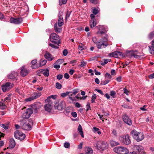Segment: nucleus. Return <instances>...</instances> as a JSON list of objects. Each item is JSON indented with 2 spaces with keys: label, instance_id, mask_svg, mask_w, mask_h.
Masks as SVG:
<instances>
[{
  "label": "nucleus",
  "instance_id": "obj_1",
  "mask_svg": "<svg viewBox=\"0 0 154 154\" xmlns=\"http://www.w3.org/2000/svg\"><path fill=\"white\" fill-rule=\"evenodd\" d=\"M50 39L51 42L54 43L58 46H59V44L60 43V41L59 35L55 33H53L51 34Z\"/></svg>",
  "mask_w": 154,
  "mask_h": 154
},
{
  "label": "nucleus",
  "instance_id": "obj_2",
  "mask_svg": "<svg viewBox=\"0 0 154 154\" xmlns=\"http://www.w3.org/2000/svg\"><path fill=\"white\" fill-rule=\"evenodd\" d=\"M113 150L115 152L119 154H128L129 152L126 148L122 146L116 147Z\"/></svg>",
  "mask_w": 154,
  "mask_h": 154
},
{
  "label": "nucleus",
  "instance_id": "obj_3",
  "mask_svg": "<svg viewBox=\"0 0 154 154\" xmlns=\"http://www.w3.org/2000/svg\"><path fill=\"white\" fill-rule=\"evenodd\" d=\"M78 92V89H77L73 90V92H68V96L72 102L74 101H76L77 98H79L78 95L75 96Z\"/></svg>",
  "mask_w": 154,
  "mask_h": 154
},
{
  "label": "nucleus",
  "instance_id": "obj_4",
  "mask_svg": "<svg viewBox=\"0 0 154 154\" xmlns=\"http://www.w3.org/2000/svg\"><path fill=\"white\" fill-rule=\"evenodd\" d=\"M14 134L15 137L16 138L19 139L21 140H24L26 137L25 135L24 134L22 133L18 130L15 131Z\"/></svg>",
  "mask_w": 154,
  "mask_h": 154
},
{
  "label": "nucleus",
  "instance_id": "obj_5",
  "mask_svg": "<svg viewBox=\"0 0 154 154\" xmlns=\"http://www.w3.org/2000/svg\"><path fill=\"white\" fill-rule=\"evenodd\" d=\"M108 146L107 143L104 141H99L97 142V147L98 149L103 150Z\"/></svg>",
  "mask_w": 154,
  "mask_h": 154
},
{
  "label": "nucleus",
  "instance_id": "obj_6",
  "mask_svg": "<svg viewBox=\"0 0 154 154\" xmlns=\"http://www.w3.org/2000/svg\"><path fill=\"white\" fill-rule=\"evenodd\" d=\"M23 21V19L21 17H11L10 22L12 23L18 24L21 23Z\"/></svg>",
  "mask_w": 154,
  "mask_h": 154
},
{
  "label": "nucleus",
  "instance_id": "obj_7",
  "mask_svg": "<svg viewBox=\"0 0 154 154\" xmlns=\"http://www.w3.org/2000/svg\"><path fill=\"white\" fill-rule=\"evenodd\" d=\"M110 57H113L116 58H121L124 57V55L121 52L116 51L114 52L110 53L109 54Z\"/></svg>",
  "mask_w": 154,
  "mask_h": 154
},
{
  "label": "nucleus",
  "instance_id": "obj_8",
  "mask_svg": "<svg viewBox=\"0 0 154 154\" xmlns=\"http://www.w3.org/2000/svg\"><path fill=\"white\" fill-rule=\"evenodd\" d=\"M13 87L12 85L9 82H8L2 85V91L5 92L7 91H9Z\"/></svg>",
  "mask_w": 154,
  "mask_h": 154
},
{
  "label": "nucleus",
  "instance_id": "obj_9",
  "mask_svg": "<svg viewBox=\"0 0 154 154\" xmlns=\"http://www.w3.org/2000/svg\"><path fill=\"white\" fill-rule=\"evenodd\" d=\"M32 113L33 111L32 109H27L23 114L22 117L23 119H28Z\"/></svg>",
  "mask_w": 154,
  "mask_h": 154
},
{
  "label": "nucleus",
  "instance_id": "obj_10",
  "mask_svg": "<svg viewBox=\"0 0 154 154\" xmlns=\"http://www.w3.org/2000/svg\"><path fill=\"white\" fill-rule=\"evenodd\" d=\"M122 142L126 145H128L131 143V141L129 139V136L128 134L123 136L120 138Z\"/></svg>",
  "mask_w": 154,
  "mask_h": 154
},
{
  "label": "nucleus",
  "instance_id": "obj_11",
  "mask_svg": "<svg viewBox=\"0 0 154 154\" xmlns=\"http://www.w3.org/2000/svg\"><path fill=\"white\" fill-rule=\"evenodd\" d=\"M122 119L124 122L127 125H131L132 122L131 119L126 114H124L122 115Z\"/></svg>",
  "mask_w": 154,
  "mask_h": 154
},
{
  "label": "nucleus",
  "instance_id": "obj_12",
  "mask_svg": "<svg viewBox=\"0 0 154 154\" xmlns=\"http://www.w3.org/2000/svg\"><path fill=\"white\" fill-rule=\"evenodd\" d=\"M65 103L63 101H61L59 103H56L55 105V107L56 109L59 110H62L65 107Z\"/></svg>",
  "mask_w": 154,
  "mask_h": 154
},
{
  "label": "nucleus",
  "instance_id": "obj_13",
  "mask_svg": "<svg viewBox=\"0 0 154 154\" xmlns=\"http://www.w3.org/2000/svg\"><path fill=\"white\" fill-rule=\"evenodd\" d=\"M45 101L47 102L48 104L45 105V109L46 111L50 112L52 108V103L51 100H49L48 99L46 100Z\"/></svg>",
  "mask_w": 154,
  "mask_h": 154
},
{
  "label": "nucleus",
  "instance_id": "obj_14",
  "mask_svg": "<svg viewBox=\"0 0 154 154\" xmlns=\"http://www.w3.org/2000/svg\"><path fill=\"white\" fill-rule=\"evenodd\" d=\"M134 147L137 150L139 154H143L145 153L143 147L141 145H135Z\"/></svg>",
  "mask_w": 154,
  "mask_h": 154
},
{
  "label": "nucleus",
  "instance_id": "obj_15",
  "mask_svg": "<svg viewBox=\"0 0 154 154\" xmlns=\"http://www.w3.org/2000/svg\"><path fill=\"white\" fill-rule=\"evenodd\" d=\"M22 129L24 130H29L31 129V126L27 120L25 122H23L22 126Z\"/></svg>",
  "mask_w": 154,
  "mask_h": 154
},
{
  "label": "nucleus",
  "instance_id": "obj_16",
  "mask_svg": "<svg viewBox=\"0 0 154 154\" xmlns=\"http://www.w3.org/2000/svg\"><path fill=\"white\" fill-rule=\"evenodd\" d=\"M29 70L25 68L24 66H23L21 68V71L20 72V75L23 77H24L29 73Z\"/></svg>",
  "mask_w": 154,
  "mask_h": 154
},
{
  "label": "nucleus",
  "instance_id": "obj_17",
  "mask_svg": "<svg viewBox=\"0 0 154 154\" xmlns=\"http://www.w3.org/2000/svg\"><path fill=\"white\" fill-rule=\"evenodd\" d=\"M137 52V51H131L129 52L128 54H129L131 57L133 56L136 58H139L140 57V56L137 55L138 53Z\"/></svg>",
  "mask_w": 154,
  "mask_h": 154
},
{
  "label": "nucleus",
  "instance_id": "obj_18",
  "mask_svg": "<svg viewBox=\"0 0 154 154\" xmlns=\"http://www.w3.org/2000/svg\"><path fill=\"white\" fill-rule=\"evenodd\" d=\"M96 44L97 47L99 49L101 48L102 46H103L104 48H105L108 45V44L102 42L100 41V42H97Z\"/></svg>",
  "mask_w": 154,
  "mask_h": 154
},
{
  "label": "nucleus",
  "instance_id": "obj_19",
  "mask_svg": "<svg viewBox=\"0 0 154 154\" xmlns=\"http://www.w3.org/2000/svg\"><path fill=\"white\" fill-rule=\"evenodd\" d=\"M45 58L48 61H51L54 59V57L49 53L46 52L44 55Z\"/></svg>",
  "mask_w": 154,
  "mask_h": 154
},
{
  "label": "nucleus",
  "instance_id": "obj_20",
  "mask_svg": "<svg viewBox=\"0 0 154 154\" xmlns=\"http://www.w3.org/2000/svg\"><path fill=\"white\" fill-rule=\"evenodd\" d=\"M17 75L18 73L17 72L13 71L8 75V77L10 79H16V77L17 76Z\"/></svg>",
  "mask_w": 154,
  "mask_h": 154
},
{
  "label": "nucleus",
  "instance_id": "obj_21",
  "mask_svg": "<svg viewBox=\"0 0 154 154\" xmlns=\"http://www.w3.org/2000/svg\"><path fill=\"white\" fill-rule=\"evenodd\" d=\"M37 63V60H34L31 61V63L32 64L31 67L32 69H36L39 68V66Z\"/></svg>",
  "mask_w": 154,
  "mask_h": 154
},
{
  "label": "nucleus",
  "instance_id": "obj_22",
  "mask_svg": "<svg viewBox=\"0 0 154 154\" xmlns=\"http://www.w3.org/2000/svg\"><path fill=\"white\" fill-rule=\"evenodd\" d=\"M16 145V143L14 140L13 138L11 139L10 141V144L9 147H8L7 149H13L14 148Z\"/></svg>",
  "mask_w": 154,
  "mask_h": 154
},
{
  "label": "nucleus",
  "instance_id": "obj_23",
  "mask_svg": "<svg viewBox=\"0 0 154 154\" xmlns=\"http://www.w3.org/2000/svg\"><path fill=\"white\" fill-rule=\"evenodd\" d=\"M144 136L143 134L142 133H139L137 135V137L135 139L138 142L144 139Z\"/></svg>",
  "mask_w": 154,
  "mask_h": 154
},
{
  "label": "nucleus",
  "instance_id": "obj_24",
  "mask_svg": "<svg viewBox=\"0 0 154 154\" xmlns=\"http://www.w3.org/2000/svg\"><path fill=\"white\" fill-rule=\"evenodd\" d=\"M64 24L63 17L61 15H59L58 20L57 22V25L59 27L62 26Z\"/></svg>",
  "mask_w": 154,
  "mask_h": 154
},
{
  "label": "nucleus",
  "instance_id": "obj_25",
  "mask_svg": "<svg viewBox=\"0 0 154 154\" xmlns=\"http://www.w3.org/2000/svg\"><path fill=\"white\" fill-rule=\"evenodd\" d=\"M149 51L151 54H154V40L151 42V45L149 46Z\"/></svg>",
  "mask_w": 154,
  "mask_h": 154
},
{
  "label": "nucleus",
  "instance_id": "obj_26",
  "mask_svg": "<svg viewBox=\"0 0 154 154\" xmlns=\"http://www.w3.org/2000/svg\"><path fill=\"white\" fill-rule=\"evenodd\" d=\"M99 31L97 32V34H103L106 32V30L103 26H100L99 27Z\"/></svg>",
  "mask_w": 154,
  "mask_h": 154
},
{
  "label": "nucleus",
  "instance_id": "obj_27",
  "mask_svg": "<svg viewBox=\"0 0 154 154\" xmlns=\"http://www.w3.org/2000/svg\"><path fill=\"white\" fill-rule=\"evenodd\" d=\"M42 95V93L40 92H35L33 93L32 94L34 99H37L40 97Z\"/></svg>",
  "mask_w": 154,
  "mask_h": 154
},
{
  "label": "nucleus",
  "instance_id": "obj_28",
  "mask_svg": "<svg viewBox=\"0 0 154 154\" xmlns=\"http://www.w3.org/2000/svg\"><path fill=\"white\" fill-rule=\"evenodd\" d=\"M47 62L46 60H43L41 59L39 61V64L38 65L39 67L40 66H42L46 64Z\"/></svg>",
  "mask_w": 154,
  "mask_h": 154
},
{
  "label": "nucleus",
  "instance_id": "obj_29",
  "mask_svg": "<svg viewBox=\"0 0 154 154\" xmlns=\"http://www.w3.org/2000/svg\"><path fill=\"white\" fill-rule=\"evenodd\" d=\"M97 24L96 19L91 20L90 22V25L91 28H92L96 26Z\"/></svg>",
  "mask_w": 154,
  "mask_h": 154
},
{
  "label": "nucleus",
  "instance_id": "obj_30",
  "mask_svg": "<svg viewBox=\"0 0 154 154\" xmlns=\"http://www.w3.org/2000/svg\"><path fill=\"white\" fill-rule=\"evenodd\" d=\"M41 72L43 73L45 76L48 77L49 75V70L47 69L42 70L41 71Z\"/></svg>",
  "mask_w": 154,
  "mask_h": 154
},
{
  "label": "nucleus",
  "instance_id": "obj_31",
  "mask_svg": "<svg viewBox=\"0 0 154 154\" xmlns=\"http://www.w3.org/2000/svg\"><path fill=\"white\" fill-rule=\"evenodd\" d=\"M78 130L79 132L80 133V135H81L82 137H84V135L83 134V132L82 131V127L80 125H79L78 128Z\"/></svg>",
  "mask_w": 154,
  "mask_h": 154
},
{
  "label": "nucleus",
  "instance_id": "obj_32",
  "mask_svg": "<svg viewBox=\"0 0 154 154\" xmlns=\"http://www.w3.org/2000/svg\"><path fill=\"white\" fill-rule=\"evenodd\" d=\"M54 28L55 31L56 32L60 33L62 30L61 28L59 27H58L57 23H55L54 25Z\"/></svg>",
  "mask_w": 154,
  "mask_h": 154
},
{
  "label": "nucleus",
  "instance_id": "obj_33",
  "mask_svg": "<svg viewBox=\"0 0 154 154\" xmlns=\"http://www.w3.org/2000/svg\"><path fill=\"white\" fill-rule=\"evenodd\" d=\"M139 133L135 130H133L131 132V135L135 139Z\"/></svg>",
  "mask_w": 154,
  "mask_h": 154
},
{
  "label": "nucleus",
  "instance_id": "obj_34",
  "mask_svg": "<svg viewBox=\"0 0 154 154\" xmlns=\"http://www.w3.org/2000/svg\"><path fill=\"white\" fill-rule=\"evenodd\" d=\"M110 144L112 146H113L119 145V143L112 140L110 141Z\"/></svg>",
  "mask_w": 154,
  "mask_h": 154
},
{
  "label": "nucleus",
  "instance_id": "obj_35",
  "mask_svg": "<svg viewBox=\"0 0 154 154\" xmlns=\"http://www.w3.org/2000/svg\"><path fill=\"white\" fill-rule=\"evenodd\" d=\"M93 131L94 133H97L99 135L101 134V132L99 129L96 127H93Z\"/></svg>",
  "mask_w": 154,
  "mask_h": 154
},
{
  "label": "nucleus",
  "instance_id": "obj_36",
  "mask_svg": "<svg viewBox=\"0 0 154 154\" xmlns=\"http://www.w3.org/2000/svg\"><path fill=\"white\" fill-rule=\"evenodd\" d=\"M93 151L91 148L88 147L86 151V154H93Z\"/></svg>",
  "mask_w": 154,
  "mask_h": 154
},
{
  "label": "nucleus",
  "instance_id": "obj_37",
  "mask_svg": "<svg viewBox=\"0 0 154 154\" xmlns=\"http://www.w3.org/2000/svg\"><path fill=\"white\" fill-rule=\"evenodd\" d=\"M108 36L106 35V37L102 38L100 39V41L101 42H103L105 43V42L108 41Z\"/></svg>",
  "mask_w": 154,
  "mask_h": 154
},
{
  "label": "nucleus",
  "instance_id": "obj_38",
  "mask_svg": "<svg viewBox=\"0 0 154 154\" xmlns=\"http://www.w3.org/2000/svg\"><path fill=\"white\" fill-rule=\"evenodd\" d=\"M108 59H104L103 60V61L101 62L100 64L102 66H104L108 63Z\"/></svg>",
  "mask_w": 154,
  "mask_h": 154
},
{
  "label": "nucleus",
  "instance_id": "obj_39",
  "mask_svg": "<svg viewBox=\"0 0 154 154\" xmlns=\"http://www.w3.org/2000/svg\"><path fill=\"white\" fill-rule=\"evenodd\" d=\"M67 0H59V4L60 6L63 4H65L66 3Z\"/></svg>",
  "mask_w": 154,
  "mask_h": 154
},
{
  "label": "nucleus",
  "instance_id": "obj_40",
  "mask_svg": "<svg viewBox=\"0 0 154 154\" xmlns=\"http://www.w3.org/2000/svg\"><path fill=\"white\" fill-rule=\"evenodd\" d=\"M6 107L4 103L2 102H0V109H5Z\"/></svg>",
  "mask_w": 154,
  "mask_h": 154
},
{
  "label": "nucleus",
  "instance_id": "obj_41",
  "mask_svg": "<svg viewBox=\"0 0 154 154\" xmlns=\"http://www.w3.org/2000/svg\"><path fill=\"white\" fill-rule=\"evenodd\" d=\"M97 97L96 95L95 94H93L91 97V102L92 103H94L95 102V100L96 99Z\"/></svg>",
  "mask_w": 154,
  "mask_h": 154
},
{
  "label": "nucleus",
  "instance_id": "obj_42",
  "mask_svg": "<svg viewBox=\"0 0 154 154\" xmlns=\"http://www.w3.org/2000/svg\"><path fill=\"white\" fill-rule=\"evenodd\" d=\"M11 95V94L8 95V97L5 98L4 100L7 102L11 100L10 97Z\"/></svg>",
  "mask_w": 154,
  "mask_h": 154
},
{
  "label": "nucleus",
  "instance_id": "obj_43",
  "mask_svg": "<svg viewBox=\"0 0 154 154\" xmlns=\"http://www.w3.org/2000/svg\"><path fill=\"white\" fill-rule=\"evenodd\" d=\"M149 37L150 39L154 38V31L150 33L149 35Z\"/></svg>",
  "mask_w": 154,
  "mask_h": 154
},
{
  "label": "nucleus",
  "instance_id": "obj_44",
  "mask_svg": "<svg viewBox=\"0 0 154 154\" xmlns=\"http://www.w3.org/2000/svg\"><path fill=\"white\" fill-rule=\"evenodd\" d=\"M110 80L106 79L104 81L101 82V84L103 85H106V84L108 83L110 81Z\"/></svg>",
  "mask_w": 154,
  "mask_h": 154
},
{
  "label": "nucleus",
  "instance_id": "obj_45",
  "mask_svg": "<svg viewBox=\"0 0 154 154\" xmlns=\"http://www.w3.org/2000/svg\"><path fill=\"white\" fill-rule=\"evenodd\" d=\"M34 99L33 96H32L31 97L25 99V101L26 102L34 100Z\"/></svg>",
  "mask_w": 154,
  "mask_h": 154
},
{
  "label": "nucleus",
  "instance_id": "obj_46",
  "mask_svg": "<svg viewBox=\"0 0 154 154\" xmlns=\"http://www.w3.org/2000/svg\"><path fill=\"white\" fill-rule=\"evenodd\" d=\"M0 126L6 130L8 128V125H5L2 124H0Z\"/></svg>",
  "mask_w": 154,
  "mask_h": 154
},
{
  "label": "nucleus",
  "instance_id": "obj_47",
  "mask_svg": "<svg viewBox=\"0 0 154 154\" xmlns=\"http://www.w3.org/2000/svg\"><path fill=\"white\" fill-rule=\"evenodd\" d=\"M99 10L97 8H94L93 9L92 13L95 15H96L99 12Z\"/></svg>",
  "mask_w": 154,
  "mask_h": 154
},
{
  "label": "nucleus",
  "instance_id": "obj_48",
  "mask_svg": "<svg viewBox=\"0 0 154 154\" xmlns=\"http://www.w3.org/2000/svg\"><path fill=\"white\" fill-rule=\"evenodd\" d=\"M49 45L52 48H55V49H58L59 48V47L58 46H57L53 44L50 43L49 44Z\"/></svg>",
  "mask_w": 154,
  "mask_h": 154
},
{
  "label": "nucleus",
  "instance_id": "obj_49",
  "mask_svg": "<svg viewBox=\"0 0 154 154\" xmlns=\"http://www.w3.org/2000/svg\"><path fill=\"white\" fill-rule=\"evenodd\" d=\"M62 85L58 82L56 83V88L57 89H61L62 88Z\"/></svg>",
  "mask_w": 154,
  "mask_h": 154
},
{
  "label": "nucleus",
  "instance_id": "obj_50",
  "mask_svg": "<svg viewBox=\"0 0 154 154\" xmlns=\"http://www.w3.org/2000/svg\"><path fill=\"white\" fill-rule=\"evenodd\" d=\"M57 96L56 95H51L50 96L48 97L47 100L48 99L49 100H50V99L51 98H52L54 99H55L57 98Z\"/></svg>",
  "mask_w": 154,
  "mask_h": 154
},
{
  "label": "nucleus",
  "instance_id": "obj_51",
  "mask_svg": "<svg viewBox=\"0 0 154 154\" xmlns=\"http://www.w3.org/2000/svg\"><path fill=\"white\" fill-rule=\"evenodd\" d=\"M71 12H69V11H67L65 17V19L66 20L69 17Z\"/></svg>",
  "mask_w": 154,
  "mask_h": 154
},
{
  "label": "nucleus",
  "instance_id": "obj_52",
  "mask_svg": "<svg viewBox=\"0 0 154 154\" xmlns=\"http://www.w3.org/2000/svg\"><path fill=\"white\" fill-rule=\"evenodd\" d=\"M105 76L106 78H108L110 79L112 77V76L109 73L107 72L106 73Z\"/></svg>",
  "mask_w": 154,
  "mask_h": 154
},
{
  "label": "nucleus",
  "instance_id": "obj_53",
  "mask_svg": "<svg viewBox=\"0 0 154 154\" xmlns=\"http://www.w3.org/2000/svg\"><path fill=\"white\" fill-rule=\"evenodd\" d=\"M64 147L66 148H68L70 147V143L69 142H65L64 144Z\"/></svg>",
  "mask_w": 154,
  "mask_h": 154
},
{
  "label": "nucleus",
  "instance_id": "obj_54",
  "mask_svg": "<svg viewBox=\"0 0 154 154\" xmlns=\"http://www.w3.org/2000/svg\"><path fill=\"white\" fill-rule=\"evenodd\" d=\"M64 62V60L63 59H58L57 61V63L59 64H61Z\"/></svg>",
  "mask_w": 154,
  "mask_h": 154
},
{
  "label": "nucleus",
  "instance_id": "obj_55",
  "mask_svg": "<svg viewBox=\"0 0 154 154\" xmlns=\"http://www.w3.org/2000/svg\"><path fill=\"white\" fill-rule=\"evenodd\" d=\"M81 64H80L79 66L81 67H82L84 66H85L86 65L87 63L86 62H84V61H82L81 62Z\"/></svg>",
  "mask_w": 154,
  "mask_h": 154
},
{
  "label": "nucleus",
  "instance_id": "obj_56",
  "mask_svg": "<svg viewBox=\"0 0 154 154\" xmlns=\"http://www.w3.org/2000/svg\"><path fill=\"white\" fill-rule=\"evenodd\" d=\"M68 92L67 91L65 93H63L61 94V96L63 97H64L66 96L67 95H68Z\"/></svg>",
  "mask_w": 154,
  "mask_h": 154
},
{
  "label": "nucleus",
  "instance_id": "obj_57",
  "mask_svg": "<svg viewBox=\"0 0 154 154\" xmlns=\"http://www.w3.org/2000/svg\"><path fill=\"white\" fill-rule=\"evenodd\" d=\"M71 115L74 118H75L77 116V114L76 112H71Z\"/></svg>",
  "mask_w": 154,
  "mask_h": 154
},
{
  "label": "nucleus",
  "instance_id": "obj_58",
  "mask_svg": "<svg viewBox=\"0 0 154 154\" xmlns=\"http://www.w3.org/2000/svg\"><path fill=\"white\" fill-rule=\"evenodd\" d=\"M146 106H147L146 105H144L143 107H140V109L144 111H146L147 109L145 108Z\"/></svg>",
  "mask_w": 154,
  "mask_h": 154
},
{
  "label": "nucleus",
  "instance_id": "obj_59",
  "mask_svg": "<svg viewBox=\"0 0 154 154\" xmlns=\"http://www.w3.org/2000/svg\"><path fill=\"white\" fill-rule=\"evenodd\" d=\"M116 94V92L113 91H112L110 92V95L111 96H112L113 97H114L113 96H115Z\"/></svg>",
  "mask_w": 154,
  "mask_h": 154
},
{
  "label": "nucleus",
  "instance_id": "obj_60",
  "mask_svg": "<svg viewBox=\"0 0 154 154\" xmlns=\"http://www.w3.org/2000/svg\"><path fill=\"white\" fill-rule=\"evenodd\" d=\"M90 2L91 3L95 5L97 3V0H90Z\"/></svg>",
  "mask_w": 154,
  "mask_h": 154
},
{
  "label": "nucleus",
  "instance_id": "obj_61",
  "mask_svg": "<svg viewBox=\"0 0 154 154\" xmlns=\"http://www.w3.org/2000/svg\"><path fill=\"white\" fill-rule=\"evenodd\" d=\"M63 77V75H62L59 74L57 76V78L58 79L60 80Z\"/></svg>",
  "mask_w": 154,
  "mask_h": 154
},
{
  "label": "nucleus",
  "instance_id": "obj_62",
  "mask_svg": "<svg viewBox=\"0 0 154 154\" xmlns=\"http://www.w3.org/2000/svg\"><path fill=\"white\" fill-rule=\"evenodd\" d=\"M68 53V51L66 49H64L63 51V54L64 56H66Z\"/></svg>",
  "mask_w": 154,
  "mask_h": 154
},
{
  "label": "nucleus",
  "instance_id": "obj_63",
  "mask_svg": "<svg viewBox=\"0 0 154 154\" xmlns=\"http://www.w3.org/2000/svg\"><path fill=\"white\" fill-rule=\"evenodd\" d=\"M64 77L65 78L68 79L69 78V76L67 73H65L64 75Z\"/></svg>",
  "mask_w": 154,
  "mask_h": 154
},
{
  "label": "nucleus",
  "instance_id": "obj_64",
  "mask_svg": "<svg viewBox=\"0 0 154 154\" xmlns=\"http://www.w3.org/2000/svg\"><path fill=\"white\" fill-rule=\"evenodd\" d=\"M149 79H152L154 78V73L150 74L149 76Z\"/></svg>",
  "mask_w": 154,
  "mask_h": 154
}]
</instances>
